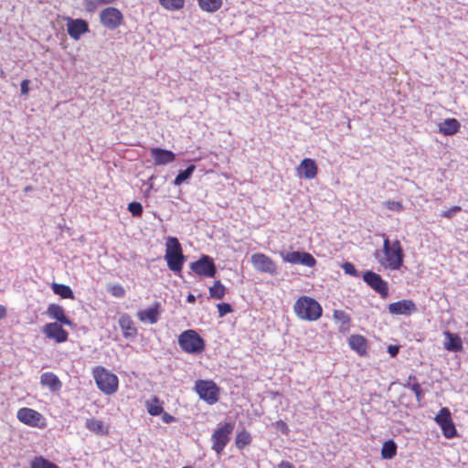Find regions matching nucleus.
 Wrapping results in <instances>:
<instances>
[{"label": "nucleus", "mask_w": 468, "mask_h": 468, "mask_svg": "<svg viewBox=\"0 0 468 468\" xmlns=\"http://www.w3.org/2000/svg\"><path fill=\"white\" fill-rule=\"evenodd\" d=\"M383 249L380 257H376L378 263L386 270L398 271L403 266L404 250L399 239L390 240L388 237L382 234Z\"/></svg>", "instance_id": "1"}, {"label": "nucleus", "mask_w": 468, "mask_h": 468, "mask_svg": "<svg viewBox=\"0 0 468 468\" xmlns=\"http://www.w3.org/2000/svg\"><path fill=\"white\" fill-rule=\"evenodd\" d=\"M167 267L175 273L181 272L186 258L183 254L182 246L176 237H168L165 242V254Z\"/></svg>", "instance_id": "2"}, {"label": "nucleus", "mask_w": 468, "mask_h": 468, "mask_svg": "<svg viewBox=\"0 0 468 468\" xmlns=\"http://www.w3.org/2000/svg\"><path fill=\"white\" fill-rule=\"evenodd\" d=\"M293 310L298 318L306 321H316L323 314L321 304L308 296L299 297L294 303Z\"/></svg>", "instance_id": "3"}, {"label": "nucleus", "mask_w": 468, "mask_h": 468, "mask_svg": "<svg viewBox=\"0 0 468 468\" xmlns=\"http://www.w3.org/2000/svg\"><path fill=\"white\" fill-rule=\"evenodd\" d=\"M178 345L183 352L191 355H199L206 348L205 340L194 329L183 331L178 336Z\"/></svg>", "instance_id": "4"}, {"label": "nucleus", "mask_w": 468, "mask_h": 468, "mask_svg": "<svg viewBox=\"0 0 468 468\" xmlns=\"http://www.w3.org/2000/svg\"><path fill=\"white\" fill-rule=\"evenodd\" d=\"M92 375L98 388L106 395H112L117 392L119 379L116 375L111 373L103 367H96Z\"/></svg>", "instance_id": "5"}, {"label": "nucleus", "mask_w": 468, "mask_h": 468, "mask_svg": "<svg viewBox=\"0 0 468 468\" xmlns=\"http://www.w3.org/2000/svg\"><path fill=\"white\" fill-rule=\"evenodd\" d=\"M195 390L199 398L209 405L217 403L219 399L220 388L213 380L196 381Z\"/></svg>", "instance_id": "6"}, {"label": "nucleus", "mask_w": 468, "mask_h": 468, "mask_svg": "<svg viewBox=\"0 0 468 468\" xmlns=\"http://www.w3.org/2000/svg\"><path fill=\"white\" fill-rule=\"evenodd\" d=\"M16 418L21 423L28 427L37 429H45L47 427L46 418L40 412L31 408H20L16 412Z\"/></svg>", "instance_id": "7"}, {"label": "nucleus", "mask_w": 468, "mask_h": 468, "mask_svg": "<svg viewBox=\"0 0 468 468\" xmlns=\"http://www.w3.org/2000/svg\"><path fill=\"white\" fill-rule=\"evenodd\" d=\"M234 430L232 422H226L221 427L218 428L211 436L212 449L218 453L221 454L226 445L230 440V434Z\"/></svg>", "instance_id": "8"}, {"label": "nucleus", "mask_w": 468, "mask_h": 468, "mask_svg": "<svg viewBox=\"0 0 468 468\" xmlns=\"http://www.w3.org/2000/svg\"><path fill=\"white\" fill-rule=\"evenodd\" d=\"M363 281L376 292H378L381 298L386 299L388 296V285L382 277L372 271H367L363 273Z\"/></svg>", "instance_id": "9"}, {"label": "nucleus", "mask_w": 468, "mask_h": 468, "mask_svg": "<svg viewBox=\"0 0 468 468\" xmlns=\"http://www.w3.org/2000/svg\"><path fill=\"white\" fill-rule=\"evenodd\" d=\"M100 21L101 25L108 29H116L123 22L122 12L112 6L106 7L100 13Z\"/></svg>", "instance_id": "10"}, {"label": "nucleus", "mask_w": 468, "mask_h": 468, "mask_svg": "<svg viewBox=\"0 0 468 468\" xmlns=\"http://www.w3.org/2000/svg\"><path fill=\"white\" fill-rule=\"evenodd\" d=\"M190 269L196 274L203 277H214L217 272L213 260L207 255H203L199 260L191 262Z\"/></svg>", "instance_id": "11"}, {"label": "nucleus", "mask_w": 468, "mask_h": 468, "mask_svg": "<svg viewBox=\"0 0 468 468\" xmlns=\"http://www.w3.org/2000/svg\"><path fill=\"white\" fill-rule=\"evenodd\" d=\"M251 263L254 269L260 272L270 273L275 275L277 273V266L274 261L264 253H254L251 255Z\"/></svg>", "instance_id": "12"}, {"label": "nucleus", "mask_w": 468, "mask_h": 468, "mask_svg": "<svg viewBox=\"0 0 468 468\" xmlns=\"http://www.w3.org/2000/svg\"><path fill=\"white\" fill-rule=\"evenodd\" d=\"M283 261L292 264H302L307 267H314L316 260L309 252L291 251L285 254L282 253Z\"/></svg>", "instance_id": "13"}, {"label": "nucleus", "mask_w": 468, "mask_h": 468, "mask_svg": "<svg viewBox=\"0 0 468 468\" xmlns=\"http://www.w3.org/2000/svg\"><path fill=\"white\" fill-rule=\"evenodd\" d=\"M42 332L48 338L58 344L66 342L69 338V333L62 327L61 324L57 322L46 324Z\"/></svg>", "instance_id": "14"}, {"label": "nucleus", "mask_w": 468, "mask_h": 468, "mask_svg": "<svg viewBox=\"0 0 468 468\" xmlns=\"http://www.w3.org/2000/svg\"><path fill=\"white\" fill-rule=\"evenodd\" d=\"M388 310L394 315H410L417 311V306L412 300L404 299L389 303Z\"/></svg>", "instance_id": "15"}, {"label": "nucleus", "mask_w": 468, "mask_h": 468, "mask_svg": "<svg viewBox=\"0 0 468 468\" xmlns=\"http://www.w3.org/2000/svg\"><path fill=\"white\" fill-rule=\"evenodd\" d=\"M90 31L89 24L86 20L81 18L72 19L69 18L67 23V32L69 36L74 39L79 40L81 35Z\"/></svg>", "instance_id": "16"}, {"label": "nucleus", "mask_w": 468, "mask_h": 468, "mask_svg": "<svg viewBox=\"0 0 468 468\" xmlns=\"http://www.w3.org/2000/svg\"><path fill=\"white\" fill-rule=\"evenodd\" d=\"M296 174L300 178L314 179L318 174V166L312 158H304L296 167Z\"/></svg>", "instance_id": "17"}, {"label": "nucleus", "mask_w": 468, "mask_h": 468, "mask_svg": "<svg viewBox=\"0 0 468 468\" xmlns=\"http://www.w3.org/2000/svg\"><path fill=\"white\" fill-rule=\"evenodd\" d=\"M161 312V304L158 302L154 303L152 306L147 309H143L137 312V318L143 323L155 324L159 319Z\"/></svg>", "instance_id": "18"}, {"label": "nucleus", "mask_w": 468, "mask_h": 468, "mask_svg": "<svg viewBox=\"0 0 468 468\" xmlns=\"http://www.w3.org/2000/svg\"><path fill=\"white\" fill-rule=\"evenodd\" d=\"M150 154L156 165H165L176 160V154L172 151L158 147L151 148Z\"/></svg>", "instance_id": "19"}, {"label": "nucleus", "mask_w": 468, "mask_h": 468, "mask_svg": "<svg viewBox=\"0 0 468 468\" xmlns=\"http://www.w3.org/2000/svg\"><path fill=\"white\" fill-rule=\"evenodd\" d=\"M443 348L448 352H461L463 349V340L458 334L444 331Z\"/></svg>", "instance_id": "20"}, {"label": "nucleus", "mask_w": 468, "mask_h": 468, "mask_svg": "<svg viewBox=\"0 0 468 468\" xmlns=\"http://www.w3.org/2000/svg\"><path fill=\"white\" fill-rule=\"evenodd\" d=\"M348 345L358 356H365L367 355V340L362 335H351L348 338Z\"/></svg>", "instance_id": "21"}, {"label": "nucleus", "mask_w": 468, "mask_h": 468, "mask_svg": "<svg viewBox=\"0 0 468 468\" xmlns=\"http://www.w3.org/2000/svg\"><path fill=\"white\" fill-rule=\"evenodd\" d=\"M47 314L50 318L57 320L59 324L71 326L72 322L65 315V311L62 306L50 303L48 306Z\"/></svg>", "instance_id": "22"}, {"label": "nucleus", "mask_w": 468, "mask_h": 468, "mask_svg": "<svg viewBox=\"0 0 468 468\" xmlns=\"http://www.w3.org/2000/svg\"><path fill=\"white\" fill-rule=\"evenodd\" d=\"M119 325L122 331L125 338L134 337L137 334V329L134 326L133 321L128 314H122L119 319Z\"/></svg>", "instance_id": "23"}, {"label": "nucleus", "mask_w": 468, "mask_h": 468, "mask_svg": "<svg viewBox=\"0 0 468 468\" xmlns=\"http://www.w3.org/2000/svg\"><path fill=\"white\" fill-rule=\"evenodd\" d=\"M42 386L48 387L51 391H58L62 383L59 378L52 372H45L40 377Z\"/></svg>", "instance_id": "24"}, {"label": "nucleus", "mask_w": 468, "mask_h": 468, "mask_svg": "<svg viewBox=\"0 0 468 468\" xmlns=\"http://www.w3.org/2000/svg\"><path fill=\"white\" fill-rule=\"evenodd\" d=\"M461 124L455 118L445 119L439 125V131L444 135H453L459 132Z\"/></svg>", "instance_id": "25"}, {"label": "nucleus", "mask_w": 468, "mask_h": 468, "mask_svg": "<svg viewBox=\"0 0 468 468\" xmlns=\"http://www.w3.org/2000/svg\"><path fill=\"white\" fill-rule=\"evenodd\" d=\"M86 428L98 435L109 434V428L104 424V422L94 418H90L86 420Z\"/></svg>", "instance_id": "26"}, {"label": "nucleus", "mask_w": 468, "mask_h": 468, "mask_svg": "<svg viewBox=\"0 0 468 468\" xmlns=\"http://www.w3.org/2000/svg\"><path fill=\"white\" fill-rule=\"evenodd\" d=\"M199 8L207 13H215L223 5V0H197Z\"/></svg>", "instance_id": "27"}, {"label": "nucleus", "mask_w": 468, "mask_h": 468, "mask_svg": "<svg viewBox=\"0 0 468 468\" xmlns=\"http://www.w3.org/2000/svg\"><path fill=\"white\" fill-rule=\"evenodd\" d=\"M333 316L334 319L340 324V331L346 332L349 329L351 317L347 313L343 310H335Z\"/></svg>", "instance_id": "28"}, {"label": "nucleus", "mask_w": 468, "mask_h": 468, "mask_svg": "<svg viewBox=\"0 0 468 468\" xmlns=\"http://www.w3.org/2000/svg\"><path fill=\"white\" fill-rule=\"evenodd\" d=\"M146 410L151 416H158L163 413L164 408L160 399L156 396L146 401Z\"/></svg>", "instance_id": "29"}, {"label": "nucleus", "mask_w": 468, "mask_h": 468, "mask_svg": "<svg viewBox=\"0 0 468 468\" xmlns=\"http://www.w3.org/2000/svg\"><path fill=\"white\" fill-rule=\"evenodd\" d=\"M397 454V444L393 440L386 441L381 448V457L386 460L394 458Z\"/></svg>", "instance_id": "30"}, {"label": "nucleus", "mask_w": 468, "mask_h": 468, "mask_svg": "<svg viewBox=\"0 0 468 468\" xmlns=\"http://www.w3.org/2000/svg\"><path fill=\"white\" fill-rule=\"evenodd\" d=\"M51 288L54 293L63 299H74V293L69 286L60 283H52Z\"/></svg>", "instance_id": "31"}, {"label": "nucleus", "mask_w": 468, "mask_h": 468, "mask_svg": "<svg viewBox=\"0 0 468 468\" xmlns=\"http://www.w3.org/2000/svg\"><path fill=\"white\" fill-rule=\"evenodd\" d=\"M226 294V287L220 281L214 282L209 288V296L212 299L221 300Z\"/></svg>", "instance_id": "32"}, {"label": "nucleus", "mask_w": 468, "mask_h": 468, "mask_svg": "<svg viewBox=\"0 0 468 468\" xmlns=\"http://www.w3.org/2000/svg\"><path fill=\"white\" fill-rule=\"evenodd\" d=\"M251 442V436L249 431L243 430L237 433L235 445L238 449L242 450Z\"/></svg>", "instance_id": "33"}, {"label": "nucleus", "mask_w": 468, "mask_h": 468, "mask_svg": "<svg viewBox=\"0 0 468 468\" xmlns=\"http://www.w3.org/2000/svg\"><path fill=\"white\" fill-rule=\"evenodd\" d=\"M163 8L168 11H178L184 8L185 0H158Z\"/></svg>", "instance_id": "34"}, {"label": "nucleus", "mask_w": 468, "mask_h": 468, "mask_svg": "<svg viewBox=\"0 0 468 468\" xmlns=\"http://www.w3.org/2000/svg\"><path fill=\"white\" fill-rule=\"evenodd\" d=\"M195 169H196V166L194 165H190L184 171H180L174 180V185L180 186L184 181H186L192 176Z\"/></svg>", "instance_id": "35"}, {"label": "nucleus", "mask_w": 468, "mask_h": 468, "mask_svg": "<svg viewBox=\"0 0 468 468\" xmlns=\"http://www.w3.org/2000/svg\"><path fill=\"white\" fill-rule=\"evenodd\" d=\"M115 0H83L86 11L92 13L99 5L112 4Z\"/></svg>", "instance_id": "36"}, {"label": "nucleus", "mask_w": 468, "mask_h": 468, "mask_svg": "<svg viewBox=\"0 0 468 468\" xmlns=\"http://www.w3.org/2000/svg\"><path fill=\"white\" fill-rule=\"evenodd\" d=\"M440 427L442 431L443 436L447 439H452L457 434V431H456L455 425L452 421V419L450 420L449 421L443 423Z\"/></svg>", "instance_id": "37"}, {"label": "nucleus", "mask_w": 468, "mask_h": 468, "mask_svg": "<svg viewBox=\"0 0 468 468\" xmlns=\"http://www.w3.org/2000/svg\"><path fill=\"white\" fill-rule=\"evenodd\" d=\"M31 468H59L57 464L49 462L42 456L36 457L31 462Z\"/></svg>", "instance_id": "38"}, {"label": "nucleus", "mask_w": 468, "mask_h": 468, "mask_svg": "<svg viewBox=\"0 0 468 468\" xmlns=\"http://www.w3.org/2000/svg\"><path fill=\"white\" fill-rule=\"evenodd\" d=\"M434 420L439 426H441L443 423L452 420V416H451V412H450L449 409L441 408L440 410L439 413L434 418Z\"/></svg>", "instance_id": "39"}, {"label": "nucleus", "mask_w": 468, "mask_h": 468, "mask_svg": "<svg viewBox=\"0 0 468 468\" xmlns=\"http://www.w3.org/2000/svg\"><path fill=\"white\" fill-rule=\"evenodd\" d=\"M107 292L111 293L112 296L118 298H122L125 295L124 288L119 283L109 285L107 288Z\"/></svg>", "instance_id": "40"}, {"label": "nucleus", "mask_w": 468, "mask_h": 468, "mask_svg": "<svg viewBox=\"0 0 468 468\" xmlns=\"http://www.w3.org/2000/svg\"><path fill=\"white\" fill-rule=\"evenodd\" d=\"M128 210L129 212L133 216V217H136V218H140L142 217L143 215V206L141 203L139 202H131L129 205H128Z\"/></svg>", "instance_id": "41"}, {"label": "nucleus", "mask_w": 468, "mask_h": 468, "mask_svg": "<svg viewBox=\"0 0 468 468\" xmlns=\"http://www.w3.org/2000/svg\"><path fill=\"white\" fill-rule=\"evenodd\" d=\"M217 307H218L219 317H223L227 314H229L233 311L231 305L228 303H220L217 305Z\"/></svg>", "instance_id": "42"}, {"label": "nucleus", "mask_w": 468, "mask_h": 468, "mask_svg": "<svg viewBox=\"0 0 468 468\" xmlns=\"http://www.w3.org/2000/svg\"><path fill=\"white\" fill-rule=\"evenodd\" d=\"M461 210H462V207L460 206H453V207H450L449 209L442 211L441 216L442 218L451 219L453 218V216L457 212H460Z\"/></svg>", "instance_id": "43"}, {"label": "nucleus", "mask_w": 468, "mask_h": 468, "mask_svg": "<svg viewBox=\"0 0 468 468\" xmlns=\"http://www.w3.org/2000/svg\"><path fill=\"white\" fill-rule=\"evenodd\" d=\"M385 207L393 211H400L403 208V205L400 201L388 200L385 202Z\"/></svg>", "instance_id": "44"}, {"label": "nucleus", "mask_w": 468, "mask_h": 468, "mask_svg": "<svg viewBox=\"0 0 468 468\" xmlns=\"http://www.w3.org/2000/svg\"><path fill=\"white\" fill-rule=\"evenodd\" d=\"M342 269L344 270L345 273H346V274H349L351 276H357V271H356L355 265L351 262L343 263Z\"/></svg>", "instance_id": "45"}, {"label": "nucleus", "mask_w": 468, "mask_h": 468, "mask_svg": "<svg viewBox=\"0 0 468 468\" xmlns=\"http://www.w3.org/2000/svg\"><path fill=\"white\" fill-rule=\"evenodd\" d=\"M276 429L282 431L283 434L289 433V428L285 421L279 420L275 422Z\"/></svg>", "instance_id": "46"}, {"label": "nucleus", "mask_w": 468, "mask_h": 468, "mask_svg": "<svg viewBox=\"0 0 468 468\" xmlns=\"http://www.w3.org/2000/svg\"><path fill=\"white\" fill-rule=\"evenodd\" d=\"M410 379H413V382H412L411 387H410V389L413 393H415V392L419 391V390L421 388V386H420V384L419 383L418 378H417V377H416V376H414V375H410Z\"/></svg>", "instance_id": "47"}, {"label": "nucleus", "mask_w": 468, "mask_h": 468, "mask_svg": "<svg viewBox=\"0 0 468 468\" xmlns=\"http://www.w3.org/2000/svg\"><path fill=\"white\" fill-rule=\"evenodd\" d=\"M29 80H22L21 82V94L22 95H27L28 92H29Z\"/></svg>", "instance_id": "48"}, {"label": "nucleus", "mask_w": 468, "mask_h": 468, "mask_svg": "<svg viewBox=\"0 0 468 468\" xmlns=\"http://www.w3.org/2000/svg\"><path fill=\"white\" fill-rule=\"evenodd\" d=\"M162 415V420L165 422V423H172L176 420V418L172 415H170L169 413L165 412L163 410V413H161Z\"/></svg>", "instance_id": "49"}, {"label": "nucleus", "mask_w": 468, "mask_h": 468, "mask_svg": "<svg viewBox=\"0 0 468 468\" xmlns=\"http://www.w3.org/2000/svg\"><path fill=\"white\" fill-rule=\"evenodd\" d=\"M388 353L391 355V356H396L399 353V346H388Z\"/></svg>", "instance_id": "50"}, {"label": "nucleus", "mask_w": 468, "mask_h": 468, "mask_svg": "<svg viewBox=\"0 0 468 468\" xmlns=\"http://www.w3.org/2000/svg\"><path fill=\"white\" fill-rule=\"evenodd\" d=\"M278 468H295V467L292 465V463L286 462V461H282L279 463Z\"/></svg>", "instance_id": "51"}, {"label": "nucleus", "mask_w": 468, "mask_h": 468, "mask_svg": "<svg viewBox=\"0 0 468 468\" xmlns=\"http://www.w3.org/2000/svg\"><path fill=\"white\" fill-rule=\"evenodd\" d=\"M414 394H415V396H416V399H417V401H419V402H420V401L423 399V397H424V391H423L422 388H421L419 391L415 392Z\"/></svg>", "instance_id": "52"}, {"label": "nucleus", "mask_w": 468, "mask_h": 468, "mask_svg": "<svg viewBox=\"0 0 468 468\" xmlns=\"http://www.w3.org/2000/svg\"><path fill=\"white\" fill-rule=\"evenodd\" d=\"M414 394H415V396H416V399H417V401H419V402H420V401L423 399V397H424V391H423L422 388H421L419 391L415 392Z\"/></svg>", "instance_id": "53"}, {"label": "nucleus", "mask_w": 468, "mask_h": 468, "mask_svg": "<svg viewBox=\"0 0 468 468\" xmlns=\"http://www.w3.org/2000/svg\"><path fill=\"white\" fill-rule=\"evenodd\" d=\"M6 316V308L0 304V320Z\"/></svg>", "instance_id": "54"}, {"label": "nucleus", "mask_w": 468, "mask_h": 468, "mask_svg": "<svg viewBox=\"0 0 468 468\" xmlns=\"http://www.w3.org/2000/svg\"><path fill=\"white\" fill-rule=\"evenodd\" d=\"M186 302L189 303H194L196 302V297L194 294L192 293H189L187 296H186Z\"/></svg>", "instance_id": "55"}, {"label": "nucleus", "mask_w": 468, "mask_h": 468, "mask_svg": "<svg viewBox=\"0 0 468 468\" xmlns=\"http://www.w3.org/2000/svg\"><path fill=\"white\" fill-rule=\"evenodd\" d=\"M413 379H410V375L408 378L407 382L403 385L404 388H410Z\"/></svg>", "instance_id": "56"}, {"label": "nucleus", "mask_w": 468, "mask_h": 468, "mask_svg": "<svg viewBox=\"0 0 468 468\" xmlns=\"http://www.w3.org/2000/svg\"><path fill=\"white\" fill-rule=\"evenodd\" d=\"M182 468H193L192 466H184Z\"/></svg>", "instance_id": "57"}, {"label": "nucleus", "mask_w": 468, "mask_h": 468, "mask_svg": "<svg viewBox=\"0 0 468 468\" xmlns=\"http://www.w3.org/2000/svg\"><path fill=\"white\" fill-rule=\"evenodd\" d=\"M467 325H468V323H467Z\"/></svg>", "instance_id": "58"}]
</instances>
